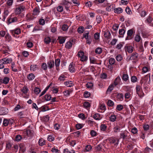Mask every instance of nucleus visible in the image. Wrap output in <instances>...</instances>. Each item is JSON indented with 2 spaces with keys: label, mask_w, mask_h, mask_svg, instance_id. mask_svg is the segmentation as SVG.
I'll return each mask as SVG.
<instances>
[{
  "label": "nucleus",
  "mask_w": 153,
  "mask_h": 153,
  "mask_svg": "<svg viewBox=\"0 0 153 153\" xmlns=\"http://www.w3.org/2000/svg\"><path fill=\"white\" fill-rule=\"evenodd\" d=\"M20 20L16 17H12L10 16L7 19V24L8 25L12 23H17Z\"/></svg>",
  "instance_id": "f257e3e1"
},
{
  "label": "nucleus",
  "mask_w": 153,
  "mask_h": 153,
  "mask_svg": "<svg viewBox=\"0 0 153 153\" xmlns=\"http://www.w3.org/2000/svg\"><path fill=\"white\" fill-rule=\"evenodd\" d=\"M77 56L80 58V60L82 62H85L87 61L88 57L84 55V53L82 51H80L78 52Z\"/></svg>",
  "instance_id": "f03ea898"
},
{
  "label": "nucleus",
  "mask_w": 153,
  "mask_h": 153,
  "mask_svg": "<svg viewBox=\"0 0 153 153\" xmlns=\"http://www.w3.org/2000/svg\"><path fill=\"white\" fill-rule=\"evenodd\" d=\"M12 59L11 58L6 57L0 60V62H3L4 64H7L12 63Z\"/></svg>",
  "instance_id": "7ed1b4c3"
},
{
  "label": "nucleus",
  "mask_w": 153,
  "mask_h": 153,
  "mask_svg": "<svg viewBox=\"0 0 153 153\" xmlns=\"http://www.w3.org/2000/svg\"><path fill=\"white\" fill-rule=\"evenodd\" d=\"M135 33L133 29H130L127 31V36L126 38V40H129L132 38V36L133 35V33Z\"/></svg>",
  "instance_id": "20e7f679"
},
{
  "label": "nucleus",
  "mask_w": 153,
  "mask_h": 153,
  "mask_svg": "<svg viewBox=\"0 0 153 153\" xmlns=\"http://www.w3.org/2000/svg\"><path fill=\"white\" fill-rule=\"evenodd\" d=\"M138 56L139 54L137 53L136 52L133 53L131 54L129 59L130 60H134L137 61L138 60Z\"/></svg>",
  "instance_id": "39448f33"
},
{
  "label": "nucleus",
  "mask_w": 153,
  "mask_h": 153,
  "mask_svg": "<svg viewBox=\"0 0 153 153\" xmlns=\"http://www.w3.org/2000/svg\"><path fill=\"white\" fill-rule=\"evenodd\" d=\"M10 51L9 47L7 45H4L3 47V53L4 54L7 55Z\"/></svg>",
  "instance_id": "423d86ee"
},
{
  "label": "nucleus",
  "mask_w": 153,
  "mask_h": 153,
  "mask_svg": "<svg viewBox=\"0 0 153 153\" xmlns=\"http://www.w3.org/2000/svg\"><path fill=\"white\" fill-rule=\"evenodd\" d=\"M10 31L13 35H15V34L19 35L21 33V30L19 28H17L14 30H10Z\"/></svg>",
  "instance_id": "0eeeda50"
},
{
  "label": "nucleus",
  "mask_w": 153,
  "mask_h": 153,
  "mask_svg": "<svg viewBox=\"0 0 153 153\" xmlns=\"http://www.w3.org/2000/svg\"><path fill=\"white\" fill-rule=\"evenodd\" d=\"M24 134L28 137H31L33 135V130H26L24 131Z\"/></svg>",
  "instance_id": "6e6552de"
},
{
  "label": "nucleus",
  "mask_w": 153,
  "mask_h": 153,
  "mask_svg": "<svg viewBox=\"0 0 153 153\" xmlns=\"http://www.w3.org/2000/svg\"><path fill=\"white\" fill-rule=\"evenodd\" d=\"M9 78L7 77H4L3 78H0V83L7 84L9 82Z\"/></svg>",
  "instance_id": "1a4fd4ad"
},
{
  "label": "nucleus",
  "mask_w": 153,
  "mask_h": 153,
  "mask_svg": "<svg viewBox=\"0 0 153 153\" xmlns=\"http://www.w3.org/2000/svg\"><path fill=\"white\" fill-rule=\"evenodd\" d=\"M136 90L137 94L139 95H141L143 92L141 86L137 85Z\"/></svg>",
  "instance_id": "9d476101"
},
{
  "label": "nucleus",
  "mask_w": 153,
  "mask_h": 153,
  "mask_svg": "<svg viewBox=\"0 0 153 153\" xmlns=\"http://www.w3.org/2000/svg\"><path fill=\"white\" fill-rule=\"evenodd\" d=\"M125 49L129 53H131L134 49V48L131 45H126L125 47Z\"/></svg>",
  "instance_id": "9b49d317"
},
{
  "label": "nucleus",
  "mask_w": 153,
  "mask_h": 153,
  "mask_svg": "<svg viewBox=\"0 0 153 153\" xmlns=\"http://www.w3.org/2000/svg\"><path fill=\"white\" fill-rule=\"evenodd\" d=\"M69 70L71 73L75 72L76 70L75 65L71 63L69 66Z\"/></svg>",
  "instance_id": "f8f14e48"
},
{
  "label": "nucleus",
  "mask_w": 153,
  "mask_h": 153,
  "mask_svg": "<svg viewBox=\"0 0 153 153\" xmlns=\"http://www.w3.org/2000/svg\"><path fill=\"white\" fill-rule=\"evenodd\" d=\"M73 90L69 89L64 91L63 93L64 96L66 97L69 96L70 94L72 92Z\"/></svg>",
  "instance_id": "ddd939ff"
},
{
  "label": "nucleus",
  "mask_w": 153,
  "mask_h": 153,
  "mask_svg": "<svg viewBox=\"0 0 153 153\" xmlns=\"http://www.w3.org/2000/svg\"><path fill=\"white\" fill-rule=\"evenodd\" d=\"M24 9L25 7L23 5L20 6L16 9V12L17 14H19L22 11L24 10Z\"/></svg>",
  "instance_id": "4468645a"
},
{
  "label": "nucleus",
  "mask_w": 153,
  "mask_h": 153,
  "mask_svg": "<svg viewBox=\"0 0 153 153\" xmlns=\"http://www.w3.org/2000/svg\"><path fill=\"white\" fill-rule=\"evenodd\" d=\"M64 84L68 87H71L74 85L73 81H68L64 82Z\"/></svg>",
  "instance_id": "2eb2a0df"
},
{
  "label": "nucleus",
  "mask_w": 153,
  "mask_h": 153,
  "mask_svg": "<svg viewBox=\"0 0 153 153\" xmlns=\"http://www.w3.org/2000/svg\"><path fill=\"white\" fill-rule=\"evenodd\" d=\"M30 68L31 71H34L38 70L39 68L36 65L33 64L30 65Z\"/></svg>",
  "instance_id": "dca6fc26"
},
{
  "label": "nucleus",
  "mask_w": 153,
  "mask_h": 153,
  "mask_svg": "<svg viewBox=\"0 0 153 153\" xmlns=\"http://www.w3.org/2000/svg\"><path fill=\"white\" fill-rule=\"evenodd\" d=\"M73 41H69L67 42L65 45V48L68 49H70L72 46Z\"/></svg>",
  "instance_id": "f3484780"
},
{
  "label": "nucleus",
  "mask_w": 153,
  "mask_h": 153,
  "mask_svg": "<svg viewBox=\"0 0 153 153\" xmlns=\"http://www.w3.org/2000/svg\"><path fill=\"white\" fill-rule=\"evenodd\" d=\"M40 12L39 9L36 7L34 9L33 11V15L35 16H37L39 15Z\"/></svg>",
  "instance_id": "a211bd4d"
},
{
  "label": "nucleus",
  "mask_w": 153,
  "mask_h": 153,
  "mask_svg": "<svg viewBox=\"0 0 153 153\" xmlns=\"http://www.w3.org/2000/svg\"><path fill=\"white\" fill-rule=\"evenodd\" d=\"M118 141L115 138H112L110 139V142L111 143L114 144L117 146L118 145Z\"/></svg>",
  "instance_id": "6ab92c4d"
},
{
  "label": "nucleus",
  "mask_w": 153,
  "mask_h": 153,
  "mask_svg": "<svg viewBox=\"0 0 153 153\" xmlns=\"http://www.w3.org/2000/svg\"><path fill=\"white\" fill-rule=\"evenodd\" d=\"M48 67L49 68H52L54 65V62L53 61H50L47 62Z\"/></svg>",
  "instance_id": "aec40b11"
},
{
  "label": "nucleus",
  "mask_w": 153,
  "mask_h": 153,
  "mask_svg": "<svg viewBox=\"0 0 153 153\" xmlns=\"http://www.w3.org/2000/svg\"><path fill=\"white\" fill-rule=\"evenodd\" d=\"M93 118L96 120H100L102 118L100 115L98 113H96L94 114Z\"/></svg>",
  "instance_id": "412c9836"
},
{
  "label": "nucleus",
  "mask_w": 153,
  "mask_h": 153,
  "mask_svg": "<svg viewBox=\"0 0 153 153\" xmlns=\"http://www.w3.org/2000/svg\"><path fill=\"white\" fill-rule=\"evenodd\" d=\"M129 134V133L127 131H125L123 132L120 133V137L124 139L127 137V134Z\"/></svg>",
  "instance_id": "4be33fe9"
},
{
  "label": "nucleus",
  "mask_w": 153,
  "mask_h": 153,
  "mask_svg": "<svg viewBox=\"0 0 153 153\" xmlns=\"http://www.w3.org/2000/svg\"><path fill=\"white\" fill-rule=\"evenodd\" d=\"M134 40L136 42H139L142 40L139 34H136L135 36Z\"/></svg>",
  "instance_id": "5701e85b"
},
{
  "label": "nucleus",
  "mask_w": 153,
  "mask_h": 153,
  "mask_svg": "<svg viewBox=\"0 0 153 153\" xmlns=\"http://www.w3.org/2000/svg\"><path fill=\"white\" fill-rule=\"evenodd\" d=\"M35 78V76L33 73H30L27 76V78L29 80H32Z\"/></svg>",
  "instance_id": "b1692460"
},
{
  "label": "nucleus",
  "mask_w": 153,
  "mask_h": 153,
  "mask_svg": "<svg viewBox=\"0 0 153 153\" xmlns=\"http://www.w3.org/2000/svg\"><path fill=\"white\" fill-rule=\"evenodd\" d=\"M120 81L121 79L120 77L118 76L115 79L113 84L115 86H116L120 83Z\"/></svg>",
  "instance_id": "393cba45"
},
{
  "label": "nucleus",
  "mask_w": 153,
  "mask_h": 153,
  "mask_svg": "<svg viewBox=\"0 0 153 153\" xmlns=\"http://www.w3.org/2000/svg\"><path fill=\"white\" fill-rule=\"evenodd\" d=\"M21 91L25 94H26L28 91V89L27 86H25L21 89Z\"/></svg>",
  "instance_id": "a878e982"
},
{
  "label": "nucleus",
  "mask_w": 153,
  "mask_h": 153,
  "mask_svg": "<svg viewBox=\"0 0 153 153\" xmlns=\"http://www.w3.org/2000/svg\"><path fill=\"white\" fill-rule=\"evenodd\" d=\"M117 118V117L115 115L112 114L109 117V120L110 121L114 122Z\"/></svg>",
  "instance_id": "bb28decb"
},
{
  "label": "nucleus",
  "mask_w": 153,
  "mask_h": 153,
  "mask_svg": "<svg viewBox=\"0 0 153 153\" xmlns=\"http://www.w3.org/2000/svg\"><path fill=\"white\" fill-rule=\"evenodd\" d=\"M122 9L120 7H118L114 9V12L116 13H120L123 12Z\"/></svg>",
  "instance_id": "cd10ccee"
},
{
  "label": "nucleus",
  "mask_w": 153,
  "mask_h": 153,
  "mask_svg": "<svg viewBox=\"0 0 153 153\" xmlns=\"http://www.w3.org/2000/svg\"><path fill=\"white\" fill-rule=\"evenodd\" d=\"M126 30L123 29H120L119 31V33L121 37H123L124 36Z\"/></svg>",
  "instance_id": "c85d7f7f"
},
{
  "label": "nucleus",
  "mask_w": 153,
  "mask_h": 153,
  "mask_svg": "<svg viewBox=\"0 0 153 153\" xmlns=\"http://www.w3.org/2000/svg\"><path fill=\"white\" fill-rule=\"evenodd\" d=\"M66 77L63 74H61L59 78V80L61 81H63L65 79Z\"/></svg>",
  "instance_id": "c756f323"
},
{
  "label": "nucleus",
  "mask_w": 153,
  "mask_h": 153,
  "mask_svg": "<svg viewBox=\"0 0 153 153\" xmlns=\"http://www.w3.org/2000/svg\"><path fill=\"white\" fill-rule=\"evenodd\" d=\"M114 8V6L112 5H110L108 6L106 8V10L108 11H110L113 10Z\"/></svg>",
  "instance_id": "7c9ffc66"
},
{
  "label": "nucleus",
  "mask_w": 153,
  "mask_h": 153,
  "mask_svg": "<svg viewBox=\"0 0 153 153\" xmlns=\"http://www.w3.org/2000/svg\"><path fill=\"white\" fill-rule=\"evenodd\" d=\"M22 138V137L21 135H17L16 136L14 140L17 142H19L20 141Z\"/></svg>",
  "instance_id": "2f4dec72"
},
{
  "label": "nucleus",
  "mask_w": 153,
  "mask_h": 153,
  "mask_svg": "<svg viewBox=\"0 0 153 153\" xmlns=\"http://www.w3.org/2000/svg\"><path fill=\"white\" fill-rule=\"evenodd\" d=\"M89 33L88 31L84 32L83 34V37L85 38V39H86L91 37V36H89Z\"/></svg>",
  "instance_id": "473e14b6"
},
{
  "label": "nucleus",
  "mask_w": 153,
  "mask_h": 153,
  "mask_svg": "<svg viewBox=\"0 0 153 153\" xmlns=\"http://www.w3.org/2000/svg\"><path fill=\"white\" fill-rule=\"evenodd\" d=\"M21 108L23 109V107H21L19 104H18L16 105V106L15 107L13 110L14 111H16Z\"/></svg>",
  "instance_id": "72a5a7b5"
},
{
  "label": "nucleus",
  "mask_w": 153,
  "mask_h": 153,
  "mask_svg": "<svg viewBox=\"0 0 153 153\" xmlns=\"http://www.w3.org/2000/svg\"><path fill=\"white\" fill-rule=\"evenodd\" d=\"M107 128V126L105 124H102L100 126V128L101 131H105Z\"/></svg>",
  "instance_id": "f704fd0d"
},
{
  "label": "nucleus",
  "mask_w": 153,
  "mask_h": 153,
  "mask_svg": "<svg viewBox=\"0 0 153 153\" xmlns=\"http://www.w3.org/2000/svg\"><path fill=\"white\" fill-rule=\"evenodd\" d=\"M84 107L86 108H89L90 106V104L88 102H85L83 104Z\"/></svg>",
  "instance_id": "c9c22d12"
},
{
  "label": "nucleus",
  "mask_w": 153,
  "mask_h": 153,
  "mask_svg": "<svg viewBox=\"0 0 153 153\" xmlns=\"http://www.w3.org/2000/svg\"><path fill=\"white\" fill-rule=\"evenodd\" d=\"M38 142L39 145L41 146L44 145L45 143V140L43 139H40Z\"/></svg>",
  "instance_id": "e433bc0d"
},
{
  "label": "nucleus",
  "mask_w": 153,
  "mask_h": 153,
  "mask_svg": "<svg viewBox=\"0 0 153 153\" xmlns=\"http://www.w3.org/2000/svg\"><path fill=\"white\" fill-rule=\"evenodd\" d=\"M15 64L14 62H12L11 64V67L12 69V70L15 72H16L17 71V69L15 68Z\"/></svg>",
  "instance_id": "4c0bfd02"
},
{
  "label": "nucleus",
  "mask_w": 153,
  "mask_h": 153,
  "mask_svg": "<svg viewBox=\"0 0 153 153\" xmlns=\"http://www.w3.org/2000/svg\"><path fill=\"white\" fill-rule=\"evenodd\" d=\"M114 131L115 133H117L120 130V127L118 125L116 126L113 128Z\"/></svg>",
  "instance_id": "58836bf2"
},
{
  "label": "nucleus",
  "mask_w": 153,
  "mask_h": 153,
  "mask_svg": "<svg viewBox=\"0 0 153 153\" xmlns=\"http://www.w3.org/2000/svg\"><path fill=\"white\" fill-rule=\"evenodd\" d=\"M62 3L65 7L70 6V4L69 2L64 0L62 1Z\"/></svg>",
  "instance_id": "ea45409f"
},
{
  "label": "nucleus",
  "mask_w": 153,
  "mask_h": 153,
  "mask_svg": "<svg viewBox=\"0 0 153 153\" xmlns=\"http://www.w3.org/2000/svg\"><path fill=\"white\" fill-rule=\"evenodd\" d=\"M122 79L125 81H127L128 79V76L127 74H123L122 77Z\"/></svg>",
  "instance_id": "a19ab883"
},
{
  "label": "nucleus",
  "mask_w": 153,
  "mask_h": 153,
  "mask_svg": "<svg viewBox=\"0 0 153 153\" xmlns=\"http://www.w3.org/2000/svg\"><path fill=\"white\" fill-rule=\"evenodd\" d=\"M92 149V147L91 145H87L85 147V149L86 152H89Z\"/></svg>",
  "instance_id": "79ce46f5"
},
{
  "label": "nucleus",
  "mask_w": 153,
  "mask_h": 153,
  "mask_svg": "<svg viewBox=\"0 0 153 153\" xmlns=\"http://www.w3.org/2000/svg\"><path fill=\"white\" fill-rule=\"evenodd\" d=\"M45 99L46 101H48L50 100L51 98V95L49 94H47L45 96Z\"/></svg>",
  "instance_id": "37998d69"
},
{
  "label": "nucleus",
  "mask_w": 153,
  "mask_h": 153,
  "mask_svg": "<svg viewBox=\"0 0 153 153\" xmlns=\"http://www.w3.org/2000/svg\"><path fill=\"white\" fill-rule=\"evenodd\" d=\"M102 52V49L100 48H97L95 50V52L96 53L99 54H100Z\"/></svg>",
  "instance_id": "c03bdc74"
},
{
  "label": "nucleus",
  "mask_w": 153,
  "mask_h": 153,
  "mask_svg": "<svg viewBox=\"0 0 153 153\" xmlns=\"http://www.w3.org/2000/svg\"><path fill=\"white\" fill-rule=\"evenodd\" d=\"M44 41H45V42L46 44H49L51 41V39L49 37H46L45 38V39H44Z\"/></svg>",
  "instance_id": "a18cd8bd"
},
{
  "label": "nucleus",
  "mask_w": 153,
  "mask_h": 153,
  "mask_svg": "<svg viewBox=\"0 0 153 153\" xmlns=\"http://www.w3.org/2000/svg\"><path fill=\"white\" fill-rule=\"evenodd\" d=\"M93 86V83L90 82H88L86 85V87L88 88H91Z\"/></svg>",
  "instance_id": "49530a36"
},
{
  "label": "nucleus",
  "mask_w": 153,
  "mask_h": 153,
  "mask_svg": "<svg viewBox=\"0 0 153 153\" xmlns=\"http://www.w3.org/2000/svg\"><path fill=\"white\" fill-rule=\"evenodd\" d=\"M90 134L91 136L92 137H94L96 136L97 135V132L94 130H91L90 131Z\"/></svg>",
  "instance_id": "de8ad7c7"
},
{
  "label": "nucleus",
  "mask_w": 153,
  "mask_h": 153,
  "mask_svg": "<svg viewBox=\"0 0 153 153\" xmlns=\"http://www.w3.org/2000/svg\"><path fill=\"white\" fill-rule=\"evenodd\" d=\"M90 59L91 63L94 64L96 63V60L94 57H91Z\"/></svg>",
  "instance_id": "09e8293b"
},
{
  "label": "nucleus",
  "mask_w": 153,
  "mask_h": 153,
  "mask_svg": "<svg viewBox=\"0 0 153 153\" xmlns=\"http://www.w3.org/2000/svg\"><path fill=\"white\" fill-rule=\"evenodd\" d=\"M96 20L98 24L100 23L102 21L101 17L99 16H96Z\"/></svg>",
  "instance_id": "8fccbe9b"
},
{
  "label": "nucleus",
  "mask_w": 153,
  "mask_h": 153,
  "mask_svg": "<svg viewBox=\"0 0 153 153\" xmlns=\"http://www.w3.org/2000/svg\"><path fill=\"white\" fill-rule=\"evenodd\" d=\"M115 61V59L114 58H111L109 59V63L111 65H112L114 63Z\"/></svg>",
  "instance_id": "3c124183"
},
{
  "label": "nucleus",
  "mask_w": 153,
  "mask_h": 153,
  "mask_svg": "<svg viewBox=\"0 0 153 153\" xmlns=\"http://www.w3.org/2000/svg\"><path fill=\"white\" fill-rule=\"evenodd\" d=\"M137 80V77L135 76H132L131 77V81L133 82L134 83L136 82Z\"/></svg>",
  "instance_id": "603ef678"
},
{
  "label": "nucleus",
  "mask_w": 153,
  "mask_h": 153,
  "mask_svg": "<svg viewBox=\"0 0 153 153\" xmlns=\"http://www.w3.org/2000/svg\"><path fill=\"white\" fill-rule=\"evenodd\" d=\"M57 11L60 12H61L63 11V8L62 6H59L57 7Z\"/></svg>",
  "instance_id": "864d4df0"
},
{
  "label": "nucleus",
  "mask_w": 153,
  "mask_h": 153,
  "mask_svg": "<svg viewBox=\"0 0 153 153\" xmlns=\"http://www.w3.org/2000/svg\"><path fill=\"white\" fill-rule=\"evenodd\" d=\"M41 67L44 70H46L47 69V64L45 63H43L42 64Z\"/></svg>",
  "instance_id": "5fc2aeb1"
},
{
  "label": "nucleus",
  "mask_w": 153,
  "mask_h": 153,
  "mask_svg": "<svg viewBox=\"0 0 153 153\" xmlns=\"http://www.w3.org/2000/svg\"><path fill=\"white\" fill-rule=\"evenodd\" d=\"M123 105L120 104L118 105L116 107V109L117 110L119 111L123 109Z\"/></svg>",
  "instance_id": "6e6d98bb"
},
{
  "label": "nucleus",
  "mask_w": 153,
  "mask_h": 153,
  "mask_svg": "<svg viewBox=\"0 0 153 153\" xmlns=\"http://www.w3.org/2000/svg\"><path fill=\"white\" fill-rule=\"evenodd\" d=\"M40 91L41 90L39 88L36 87L35 88L34 92L36 94H38L40 92Z\"/></svg>",
  "instance_id": "4d7b16f0"
},
{
  "label": "nucleus",
  "mask_w": 153,
  "mask_h": 153,
  "mask_svg": "<svg viewBox=\"0 0 153 153\" xmlns=\"http://www.w3.org/2000/svg\"><path fill=\"white\" fill-rule=\"evenodd\" d=\"M114 85L113 84H112V85H110L109 86V87L108 88V89L107 90V91H109V92L111 91L113 89Z\"/></svg>",
  "instance_id": "13d9d810"
},
{
  "label": "nucleus",
  "mask_w": 153,
  "mask_h": 153,
  "mask_svg": "<svg viewBox=\"0 0 153 153\" xmlns=\"http://www.w3.org/2000/svg\"><path fill=\"white\" fill-rule=\"evenodd\" d=\"M124 43H123L120 42L117 45V48L118 49H120L123 46V44Z\"/></svg>",
  "instance_id": "bf43d9fd"
},
{
  "label": "nucleus",
  "mask_w": 153,
  "mask_h": 153,
  "mask_svg": "<svg viewBox=\"0 0 153 153\" xmlns=\"http://www.w3.org/2000/svg\"><path fill=\"white\" fill-rule=\"evenodd\" d=\"M60 62V59H57L55 60V64L56 67H58L59 66Z\"/></svg>",
  "instance_id": "052dcab7"
},
{
  "label": "nucleus",
  "mask_w": 153,
  "mask_h": 153,
  "mask_svg": "<svg viewBox=\"0 0 153 153\" xmlns=\"http://www.w3.org/2000/svg\"><path fill=\"white\" fill-rule=\"evenodd\" d=\"M115 58L117 61H120L122 59V57L120 55H118Z\"/></svg>",
  "instance_id": "680f3d73"
},
{
  "label": "nucleus",
  "mask_w": 153,
  "mask_h": 153,
  "mask_svg": "<svg viewBox=\"0 0 153 153\" xmlns=\"http://www.w3.org/2000/svg\"><path fill=\"white\" fill-rule=\"evenodd\" d=\"M119 27V26L118 24H115L114 25L112 28L114 30L116 31L118 29Z\"/></svg>",
  "instance_id": "e2e57ef3"
},
{
  "label": "nucleus",
  "mask_w": 153,
  "mask_h": 153,
  "mask_svg": "<svg viewBox=\"0 0 153 153\" xmlns=\"http://www.w3.org/2000/svg\"><path fill=\"white\" fill-rule=\"evenodd\" d=\"M107 105L109 106H112L114 105V102L111 100H108L107 102Z\"/></svg>",
  "instance_id": "0e129e2a"
},
{
  "label": "nucleus",
  "mask_w": 153,
  "mask_h": 153,
  "mask_svg": "<svg viewBox=\"0 0 153 153\" xmlns=\"http://www.w3.org/2000/svg\"><path fill=\"white\" fill-rule=\"evenodd\" d=\"M68 28V27L66 25H64L62 27V29L64 31L67 30Z\"/></svg>",
  "instance_id": "69168bd1"
},
{
  "label": "nucleus",
  "mask_w": 153,
  "mask_h": 153,
  "mask_svg": "<svg viewBox=\"0 0 153 153\" xmlns=\"http://www.w3.org/2000/svg\"><path fill=\"white\" fill-rule=\"evenodd\" d=\"M87 123L89 125L91 126H93L94 123V122L91 120H88L87 121Z\"/></svg>",
  "instance_id": "338daca9"
},
{
  "label": "nucleus",
  "mask_w": 153,
  "mask_h": 153,
  "mask_svg": "<svg viewBox=\"0 0 153 153\" xmlns=\"http://www.w3.org/2000/svg\"><path fill=\"white\" fill-rule=\"evenodd\" d=\"M64 153H75V152L73 151L72 152H70L67 149H65L64 150Z\"/></svg>",
  "instance_id": "774afa93"
}]
</instances>
